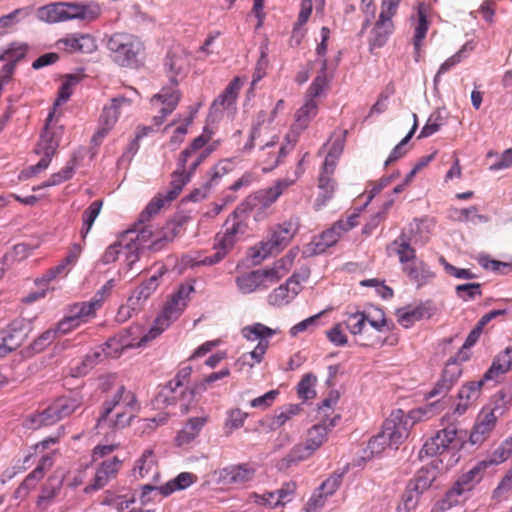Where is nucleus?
<instances>
[{
	"label": "nucleus",
	"mask_w": 512,
	"mask_h": 512,
	"mask_svg": "<svg viewBox=\"0 0 512 512\" xmlns=\"http://www.w3.org/2000/svg\"><path fill=\"white\" fill-rule=\"evenodd\" d=\"M193 290L194 288L190 285H181L167 300L161 314L155 319L149 331L144 332L139 325L131 326L110 338L106 343L107 347L112 348L115 354H121L127 349L145 346L178 319L187 306L189 295Z\"/></svg>",
	"instance_id": "nucleus-1"
},
{
	"label": "nucleus",
	"mask_w": 512,
	"mask_h": 512,
	"mask_svg": "<svg viewBox=\"0 0 512 512\" xmlns=\"http://www.w3.org/2000/svg\"><path fill=\"white\" fill-rule=\"evenodd\" d=\"M78 81V76L69 75L66 81L60 86L58 97L45 120V126L34 149V152L42 157L37 164L21 171L19 175L20 180H27L46 170L53 156L57 154L61 139L64 135V125L60 122L61 113L57 111L58 106L70 98L73 93V87Z\"/></svg>",
	"instance_id": "nucleus-2"
},
{
	"label": "nucleus",
	"mask_w": 512,
	"mask_h": 512,
	"mask_svg": "<svg viewBox=\"0 0 512 512\" xmlns=\"http://www.w3.org/2000/svg\"><path fill=\"white\" fill-rule=\"evenodd\" d=\"M165 68L169 75L171 84L163 87L159 93L155 94L151 100V106L158 111L153 117L156 127L162 125L168 115H170L179 104L181 93L177 78L185 77L189 70V57L184 51L168 53L165 61Z\"/></svg>",
	"instance_id": "nucleus-3"
},
{
	"label": "nucleus",
	"mask_w": 512,
	"mask_h": 512,
	"mask_svg": "<svg viewBox=\"0 0 512 512\" xmlns=\"http://www.w3.org/2000/svg\"><path fill=\"white\" fill-rule=\"evenodd\" d=\"M249 215L244 205H239L225 220L223 230L215 235L213 248L215 253L206 256L199 261L193 262L189 256H184L182 261L185 264L214 265L219 263L234 248L239 239L246 233L248 228Z\"/></svg>",
	"instance_id": "nucleus-4"
},
{
	"label": "nucleus",
	"mask_w": 512,
	"mask_h": 512,
	"mask_svg": "<svg viewBox=\"0 0 512 512\" xmlns=\"http://www.w3.org/2000/svg\"><path fill=\"white\" fill-rule=\"evenodd\" d=\"M139 408L135 394L120 385L111 397L103 402L97 426L107 425L114 429H123L130 425Z\"/></svg>",
	"instance_id": "nucleus-5"
},
{
	"label": "nucleus",
	"mask_w": 512,
	"mask_h": 512,
	"mask_svg": "<svg viewBox=\"0 0 512 512\" xmlns=\"http://www.w3.org/2000/svg\"><path fill=\"white\" fill-rule=\"evenodd\" d=\"M411 427V419L404 411H393L384 421L381 431L368 442L371 454H380L386 447L398 449L399 445L407 439Z\"/></svg>",
	"instance_id": "nucleus-6"
},
{
	"label": "nucleus",
	"mask_w": 512,
	"mask_h": 512,
	"mask_svg": "<svg viewBox=\"0 0 512 512\" xmlns=\"http://www.w3.org/2000/svg\"><path fill=\"white\" fill-rule=\"evenodd\" d=\"M308 157L309 153L305 152L302 158L298 161L295 171L293 172V176L287 175L284 178L277 179L273 185L257 190L241 205H244L246 211L248 209H257L261 211L270 208L304 174V163Z\"/></svg>",
	"instance_id": "nucleus-7"
},
{
	"label": "nucleus",
	"mask_w": 512,
	"mask_h": 512,
	"mask_svg": "<svg viewBox=\"0 0 512 512\" xmlns=\"http://www.w3.org/2000/svg\"><path fill=\"white\" fill-rule=\"evenodd\" d=\"M83 402L84 397L80 391H71L69 394L63 395L54 400L43 411L28 416V427L31 429H38L43 426L53 425L56 422L72 415L83 405Z\"/></svg>",
	"instance_id": "nucleus-8"
},
{
	"label": "nucleus",
	"mask_w": 512,
	"mask_h": 512,
	"mask_svg": "<svg viewBox=\"0 0 512 512\" xmlns=\"http://www.w3.org/2000/svg\"><path fill=\"white\" fill-rule=\"evenodd\" d=\"M299 227L298 217H290L282 223L272 226L267 239L252 247V257L260 261L281 252L298 233Z\"/></svg>",
	"instance_id": "nucleus-9"
},
{
	"label": "nucleus",
	"mask_w": 512,
	"mask_h": 512,
	"mask_svg": "<svg viewBox=\"0 0 512 512\" xmlns=\"http://www.w3.org/2000/svg\"><path fill=\"white\" fill-rule=\"evenodd\" d=\"M279 137L272 135L264 137V142H256V163L264 172H269L283 163L284 159L290 154L297 144V134L287 133L284 143H278Z\"/></svg>",
	"instance_id": "nucleus-10"
},
{
	"label": "nucleus",
	"mask_w": 512,
	"mask_h": 512,
	"mask_svg": "<svg viewBox=\"0 0 512 512\" xmlns=\"http://www.w3.org/2000/svg\"><path fill=\"white\" fill-rule=\"evenodd\" d=\"M107 46L113 60L122 67H137L144 50L142 42L137 37L124 33L113 34Z\"/></svg>",
	"instance_id": "nucleus-11"
},
{
	"label": "nucleus",
	"mask_w": 512,
	"mask_h": 512,
	"mask_svg": "<svg viewBox=\"0 0 512 512\" xmlns=\"http://www.w3.org/2000/svg\"><path fill=\"white\" fill-rule=\"evenodd\" d=\"M133 100L125 96L115 97L109 105H105L98 121V129L93 135L91 142L98 146L113 129L123 109L130 108Z\"/></svg>",
	"instance_id": "nucleus-12"
},
{
	"label": "nucleus",
	"mask_w": 512,
	"mask_h": 512,
	"mask_svg": "<svg viewBox=\"0 0 512 512\" xmlns=\"http://www.w3.org/2000/svg\"><path fill=\"white\" fill-rule=\"evenodd\" d=\"M210 135L202 133L184 149L179 156L178 166L184 171L194 173L197 167L214 151L213 145H208Z\"/></svg>",
	"instance_id": "nucleus-13"
},
{
	"label": "nucleus",
	"mask_w": 512,
	"mask_h": 512,
	"mask_svg": "<svg viewBox=\"0 0 512 512\" xmlns=\"http://www.w3.org/2000/svg\"><path fill=\"white\" fill-rule=\"evenodd\" d=\"M241 333L243 337L249 341L258 340L257 346L249 353V356L254 361L253 363H249L252 367L254 363H260L262 361L263 356L269 347V338L274 336L277 331L262 323H254L252 325L245 326Z\"/></svg>",
	"instance_id": "nucleus-14"
},
{
	"label": "nucleus",
	"mask_w": 512,
	"mask_h": 512,
	"mask_svg": "<svg viewBox=\"0 0 512 512\" xmlns=\"http://www.w3.org/2000/svg\"><path fill=\"white\" fill-rule=\"evenodd\" d=\"M456 437L457 429L454 426L441 429L425 441L420 454L436 456L446 453L457 446Z\"/></svg>",
	"instance_id": "nucleus-15"
},
{
	"label": "nucleus",
	"mask_w": 512,
	"mask_h": 512,
	"mask_svg": "<svg viewBox=\"0 0 512 512\" xmlns=\"http://www.w3.org/2000/svg\"><path fill=\"white\" fill-rule=\"evenodd\" d=\"M198 477L191 472H182L172 480L168 481L164 485L156 486L151 484H145L142 487L141 499L144 502L148 499V495L151 492H158L163 497H167L176 491L185 490L192 484L197 482Z\"/></svg>",
	"instance_id": "nucleus-16"
},
{
	"label": "nucleus",
	"mask_w": 512,
	"mask_h": 512,
	"mask_svg": "<svg viewBox=\"0 0 512 512\" xmlns=\"http://www.w3.org/2000/svg\"><path fill=\"white\" fill-rule=\"evenodd\" d=\"M256 466L253 463L229 465L219 471V481L225 485L244 486L254 480Z\"/></svg>",
	"instance_id": "nucleus-17"
},
{
	"label": "nucleus",
	"mask_w": 512,
	"mask_h": 512,
	"mask_svg": "<svg viewBox=\"0 0 512 512\" xmlns=\"http://www.w3.org/2000/svg\"><path fill=\"white\" fill-rule=\"evenodd\" d=\"M180 226L174 222L167 223L162 232L154 234L151 226H144L137 234V240L141 242H147L151 240L149 249L151 251H160L167 243L173 241V239L179 234Z\"/></svg>",
	"instance_id": "nucleus-18"
},
{
	"label": "nucleus",
	"mask_w": 512,
	"mask_h": 512,
	"mask_svg": "<svg viewBox=\"0 0 512 512\" xmlns=\"http://www.w3.org/2000/svg\"><path fill=\"white\" fill-rule=\"evenodd\" d=\"M133 476L136 479L147 480V484L151 485L160 481L158 460L152 449H145L136 460L133 467Z\"/></svg>",
	"instance_id": "nucleus-19"
},
{
	"label": "nucleus",
	"mask_w": 512,
	"mask_h": 512,
	"mask_svg": "<svg viewBox=\"0 0 512 512\" xmlns=\"http://www.w3.org/2000/svg\"><path fill=\"white\" fill-rule=\"evenodd\" d=\"M25 320L15 319L1 331L0 356L16 350L26 338Z\"/></svg>",
	"instance_id": "nucleus-20"
},
{
	"label": "nucleus",
	"mask_w": 512,
	"mask_h": 512,
	"mask_svg": "<svg viewBox=\"0 0 512 512\" xmlns=\"http://www.w3.org/2000/svg\"><path fill=\"white\" fill-rule=\"evenodd\" d=\"M308 275L300 277L294 273L285 284H281L268 295V303L272 306L281 307L290 303L301 290V281L305 280Z\"/></svg>",
	"instance_id": "nucleus-21"
},
{
	"label": "nucleus",
	"mask_w": 512,
	"mask_h": 512,
	"mask_svg": "<svg viewBox=\"0 0 512 512\" xmlns=\"http://www.w3.org/2000/svg\"><path fill=\"white\" fill-rule=\"evenodd\" d=\"M53 466V459L49 455L43 456L36 468L31 471L21 482L14 492L16 499H25L33 491L38 483L43 479L45 473Z\"/></svg>",
	"instance_id": "nucleus-22"
},
{
	"label": "nucleus",
	"mask_w": 512,
	"mask_h": 512,
	"mask_svg": "<svg viewBox=\"0 0 512 512\" xmlns=\"http://www.w3.org/2000/svg\"><path fill=\"white\" fill-rule=\"evenodd\" d=\"M121 467L122 460L116 456L103 460L97 467L90 484L86 487V491L99 490L106 486L109 481L116 478Z\"/></svg>",
	"instance_id": "nucleus-23"
},
{
	"label": "nucleus",
	"mask_w": 512,
	"mask_h": 512,
	"mask_svg": "<svg viewBox=\"0 0 512 512\" xmlns=\"http://www.w3.org/2000/svg\"><path fill=\"white\" fill-rule=\"evenodd\" d=\"M275 117L276 109H272L271 111H259L256 122L251 128L249 138L242 148L244 153L252 152L256 142H264V137L267 136L268 126L274 121Z\"/></svg>",
	"instance_id": "nucleus-24"
},
{
	"label": "nucleus",
	"mask_w": 512,
	"mask_h": 512,
	"mask_svg": "<svg viewBox=\"0 0 512 512\" xmlns=\"http://www.w3.org/2000/svg\"><path fill=\"white\" fill-rule=\"evenodd\" d=\"M498 419L499 418L496 417L493 412L483 407L477 416L470 434V441L473 444H481L484 442L495 428Z\"/></svg>",
	"instance_id": "nucleus-25"
},
{
	"label": "nucleus",
	"mask_w": 512,
	"mask_h": 512,
	"mask_svg": "<svg viewBox=\"0 0 512 512\" xmlns=\"http://www.w3.org/2000/svg\"><path fill=\"white\" fill-rule=\"evenodd\" d=\"M336 167L322 165L319 177H318V189L319 193L316 198V206L320 208L325 206L326 203L333 197L336 189V181L333 177Z\"/></svg>",
	"instance_id": "nucleus-26"
},
{
	"label": "nucleus",
	"mask_w": 512,
	"mask_h": 512,
	"mask_svg": "<svg viewBox=\"0 0 512 512\" xmlns=\"http://www.w3.org/2000/svg\"><path fill=\"white\" fill-rule=\"evenodd\" d=\"M236 284L238 289L244 294L267 289L272 286L265 269L254 270L237 277Z\"/></svg>",
	"instance_id": "nucleus-27"
},
{
	"label": "nucleus",
	"mask_w": 512,
	"mask_h": 512,
	"mask_svg": "<svg viewBox=\"0 0 512 512\" xmlns=\"http://www.w3.org/2000/svg\"><path fill=\"white\" fill-rule=\"evenodd\" d=\"M427 12V6L424 3H420L417 7V19L414 23L413 36V45L415 50L414 59L416 62L420 60L422 41L426 37L429 27Z\"/></svg>",
	"instance_id": "nucleus-28"
},
{
	"label": "nucleus",
	"mask_w": 512,
	"mask_h": 512,
	"mask_svg": "<svg viewBox=\"0 0 512 512\" xmlns=\"http://www.w3.org/2000/svg\"><path fill=\"white\" fill-rule=\"evenodd\" d=\"M434 309L429 303H421L416 307H406L397 310L398 322L408 328L414 322L424 318H430L433 315Z\"/></svg>",
	"instance_id": "nucleus-29"
},
{
	"label": "nucleus",
	"mask_w": 512,
	"mask_h": 512,
	"mask_svg": "<svg viewBox=\"0 0 512 512\" xmlns=\"http://www.w3.org/2000/svg\"><path fill=\"white\" fill-rule=\"evenodd\" d=\"M403 272L411 282L417 284L418 287L428 284L435 274L429 266L421 260H414L402 267Z\"/></svg>",
	"instance_id": "nucleus-30"
},
{
	"label": "nucleus",
	"mask_w": 512,
	"mask_h": 512,
	"mask_svg": "<svg viewBox=\"0 0 512 512\" xmlns=\"http://www.w3.org/2000/svg\"><path fill=\"white\" fill-rule=\"evenodd\" d=\"M167 272L164 266H161L156 274L152 275L148 280L142 282L128 299L131 305H140L141 301L147 300L159 286V278Z\"/></svg>",
	"instance_id": "nucleus-31"
},
{
	"label": "nucleus",
	"mask_w": 512,
	"mask_h": 512,
	"mask_svg": "<svg viewBox=\"0 0 512 512\" xmlns=\"http://www.w3.org/2000/svg\"><path fill=\"white\" fill-rule=\"evenodd\" d=\"M299 254V248L294 247L290 249L282 258L277 260L273 267L265 269L269 276L270 283L273 285L277 283L281 278L288 274L294 265V261Z\"/></svg>",
	"instance_id": "nucleus-32"
},
{
	"label": "nucleus",
	"mask_w": 512,
	"mask_h": 512,
	"mask_svg": "<svg viewBox=\"0 0 512 512\" xmlns=\"http://www.w3.org/2000/svg\"><path fill=\"white\" fill-rule=\"evenodd\" d=\"M318 112V102L314 99H306L303 106L296 112L295 123L292 125L288 133H296L297 140L300 133L305 130L310 121L316 116Z\"/></svg>",
	"instance_id": "nucleus-33"
},
{
	"label": "nucleus",
	"mask_w": 512,
	"mask_h": 512,
	"mask_svg": "<svg viewBox=\"0 0 512 512\" xmlns=\"http://www.w3.org/2000/svg\"><path fill=\"white\" fill-rule=\"evenodd\" d=\"M242 86L243 81L240 77L233 78L224 91L213 101L212 108L215 111L231 108L235 104Z\"/></svg>",
	"instance_id": "nucleus-34"
},
{
	"label": "nucleus",
	"mask_w": 512,
	"mask_h": 512,
	"mask_svg": "<svg viewBox=\"0 0 512 512\" xmlns=\"http://www.w3.org/2000/svg\"><path fill=\"white\" fill-rule=\"evenodd\" d=\"M460 375L461 369L457 363H447L443 370L441 379L437 382L434 389L429 393L430 396L446 394L459 379Z\"/></svg>",
	"instance_id": "nucleus-35"
},
{
	"label": "nucleus",
	"mask_w": 512,
	"mask_h": 512,
	"mask_svg": "<svg viewBox=\"0 0 512 512\" xmlns=\"http://www.w3.org/2000/svg\"><path fill=\"white\" fill-rule=\"evenodd\" d=\"M512 369V347H507L494 358L491 367L485 372L484 379L493 380Z\"/></svg>",
	"instance_id": "nucleus-36"
},
{
	"label": "nucleus",
	"mask_w": 512,
	"mask_h": 512,
	"mask_svg": "<svg viewBox=\"0 0 512 512\" xmlns=\"http://www.w3.org/2000/svg\"><path fill=\"white\" fill-rule=\"evenodd\" d=\"M65 21L72 19L95 20L99 14L98 6H86L78 3L62 2Z\"/></svg>",
	"instance_id": "nucleus-37"
},
{
	"label": "nucleus",
	"mask_w": 512,
	"mask_h": 512,
	"mask_svg": "<svg viewBox=\"0 0 512 512\" xmlns=\"http://www.w3.org/2000/svg\"><path fill=\"white\" fill-rule=\"evenodd\" d=\"M390 254H396L400 263L404 266L416 259V251L411 246L409 239L405 234L397 237L388 247Z\"/></svg>",
	"instance_id": "nucleus-38"
},
{
	"label": "nucleus",
	"mask_w": 512,
	"mask_h": 512,
	"mask_svg": "<svg viewBox=\"0 0 512 512\" xmlns=\"http://www.w3.org/2000/svg\"><path fill=\"white\" fill-rule=\"evenodd\" d=\"M99 309L98 301L77 302L69 306L68 314L79 324L88 322L95 317L96 311Z\"/></svg>",
	"instance_id": "nucleus-39"
},
{
	"label": "nucleus",
	"mask_w": 512,
	"mask_h": 512,
	"mask_svg": "<svg viewBox=\"0 0 512 512\" xmlns=\"http://www.w3.org/2000/svg\"><path fill=\"white\" fill-rule=\"evenodd\" d=\"M486 469V463L480 461L468 472L460 476L454 484L464 493L469 492L480 482Z\"/></svg>",
	"instance_id": "nucleus-40"
},
{
	"label": "nucleus",
	"mask_w": 512,
	"mask_h": 512,
	"mask_svg": "<svg viewBox=\"0 0 512 512\" xmlns=\"http://www.w3.org/2000/svg\"><path fill=\"white\" fill-rule=\"evenodd\" d=\"M28 49L26 43L13 42L8 48L0 51V60L9 62L5 67L9 73L13 71L14 65L26 56Z\"/></svg>",
	"instance_id": "nucleus-41"
},
{
	"label": "nucleus",
	"mask_w": 512,
	"mask_h": 512,
	"mask_svg": "<svg viewBox=\"0 0 512 512\" xmlns=\"http://www.w3.org/2000/svg\"><path fill=\"white\" fill-rule=\"evenodd\" d=\"M62 487V481L57 477H49L42 486L41 492L37 498V506L46 509L56 498Z\"/></svg>",
	"instance_id": "nucleus-42"
},
{
	"label": "nucleus",
	"mask_w": 512,
	"mask_h": 512,
	"mask_svg": "<svg viewBox=\"0 0 512 512\" xmlns=\"http://www.w3.org/2000/svg\"><path fill=\"white\" fill-rule=\"evenodd\" d=\"M341 225V222H336L329 229L320 234V236L314 241L316 253H323L327 248L338 242L344 233L341 229Z\"/></svg>",
	"instance_id": "nucleus-43"
},
{
	"label": "nucleus",
	"mask_w": 512,
	"mask_h": 512,
	"mask_svg": "<svg viewBox=\"0 0 512 512\" xmlns=\"http://www.w3.org/2000/svg\"><path fill=\"white\" fill-rule=\"evenodd\" d=\"M511 405L512 393L507 390H500L491 397L489 403L484 407L500 418L510 409Z\"/></svg>",
	"instance_id": "nucleus-44"
},
{
	"label": "nucleus",
	"mask_w": 512,
	"mask_h": 512,
	"mask_svg": "<svg viewBox=\"0 0 512 512\" xmlns=\"http://www.w3.org/2000/svg\"><path fill=\"white\" fill-rule=\"evenodd\" d=\"M207 421V416L190 418L184 428L177 435L178 444L183 445L194 440Z\"/></svg>",
	"instance_id": "nucleus-45"
},
{
	"label": "nucleus",
	"mask_w": 512,
	"mask_h": 512,
	"mask_svg": "<svg viewBox=\"0 0 512 512\" xmlns=\"http://www.w3.org/2000/svg\"><path fill=\"white\" fill-rule=\"evenodd\" d=\"M464 492L455 484L439 499L430 512H446L464 501Z\"/></svg>",
	"instance_id": "nucleus-46"
},
{
	"label": "nucleus",
	"mask_w": 512,
	"mask_h": 512,
	"mask_svg": "<svg viewBox=\"0 0 512 512\" xmlns=\"http://www.w3.org/2000/svg\"><path fill=\"white\" fill-rule=\"evenodd\" d=\"M335 426V418L332 419L329 425L315 424L312 426L307 433L306 443L314 450H318L326 441L329 433V428Z\"/></svg>",
	"instance_id": "nucleus-47"
},
{
	"label": "nucleus",
	"mask_w": 512,
	"mask_h": 512,
	"mask_svg": "<svg viewBox=\"0 0 512 512\" xmlns=\"http://www.w3.org/2000/svg\"><path fill=\"white\" fill-rule=\"evenodd\" d=\"M36 15L40 21L47 23L65 22L62 2L51 3L39 7Z\"/></svg>",
	"instance_id": "nucleus-48"
},
{
	"label": "nucleus",
	"mask_w": 512,
	"mask_h": 512,
	"mask_svg": "<svg viewBox=\"0 0 512 512\" xmlns=\"http://www.w3.org/2000/svg\"><path fill=\"white\" fill-rule=\"evenodd\" d=\"M191 175L192 173L178 166V169L172 173L169 188L166 191L168 200H175L179 196L183 187L190 181Z\"/></svg>",
	"instance_id": "nucleus-49"
},
{
	"label": "nucleus",
	"mask_w": 512,
	"mask_h": 512,
	"mask_svg": "<svg viewBox=\"0 0 512 512\" xmlns=\"http://www.w3.org/2000/svg\"><path fill=\"white\" fill-rule=\"evenodd\" d=\"M394 30L393 21L379 17L372 30L371 42L374 46L381 47Z\"/></svg>",
	"instance_id": "nucleus-50"
},
{
	"label": "nucleus",
	"mask_w": 512,
	"mask_h": 512,
	"mask_svg": "<svg viewBox=\"0 0 512 512\" xmlns=\"http://www.w3.org/2000/svg\"><path fill=\"white\" fill-rule=\"evenodd\" d=\"M345 144V136L342 134L333 135L328 141V153L323 164L328 166H337L339 157L341 156Z\"/></svg>",
	"instance_id": "nucleus-51"
},
{
	"label": "nucleus",
	"mask_w": 512,
	"mask_h": 512,
	"mask_svg": "<svg viewBox=\"0 0 512 512\" xmlns=\"http://www.w3.org/2000/svg\"><path fill=\"white\" fill-rule=\"evenodd\" d=\"M103 206L102 200H95L93 201L83 212L82 214V228L80 230V234L82 239H85L88 235L89 231L91 230L94 221L100 214V211Z\"/></svg>",
	"instance_id": "nucleus-52"
},
{
	"label": "nucleus",
	"mask_w": 512,
	"mask_h": 512,
	"mask_svg": "<svg viewBox=\"0 0 512 512\" xmlns=\"http://www.w3.org/2000/svg\"><path fill=\"white\" fill-rule=\"evenodd\" d=\"M173 200H168L165 193H158L155 195L150 202L147 204L145 209L141 212L139 221L140 223H144L150 220L151 217L156 215L166 203H170Z\"/></svg>",
	"instance_id": "nucleus-53"
},
{
	"label": "nucleus",
	"mask_w": 512,
	"mask_h": 512,
	"mask_svg": "<svg viewBox=\"0 0 512 512\" xmlns=\"http://www.w3.org/2000/svg\"><path fill=\"white\" fill-rule=\"evenodd\" d=\"M173 200H168L165 193H158L155 195L150 202L147 204L145 209L141 212L139 221L140 223H144L150 220L151 217L156 215L166 203H170Z\"/></svg>",
	"instance_id": "nucleus-54"
},
{
	"label": "nucleus",
	"mask_w": 512,
	"mask_h": 512,
	"mask_svg": "<svg viewBox=\"0 0 512 512\" xmlns=\"http://www.w3.org/2000/svg\"><path fill=\"white\" fill-rule=\"evenodd\" d=\"M414 123L409 131V133L398 143L391 151L390 155L388 156L385 165L388 166L389 164L397 161L398 159L402 158L406 153L408 152V149L406 148L407 143L410 141L412 136L414 135L418 123H417V115L413 114Z\"/></svg>",
	"instance_id": "nucleus-55"
},
{
	"label": "nucleus",
	"mask_w": 512,
	"mask_h": 512,
	"mask_svg": "<svg viewBox=\"0 0 512 512\" xmlns=\"http://www.w3.org/2000/svg\"><path fill=\"white\" fill-rule=\"evenodd\" d=\"M229 375L230 370L228 368L222 369L217 372H213L205 376L203 379L195 382L191 392L192 394H202L203 392L207 391V389L210 388L213 383L225 377H228Z\"/></svg>",
	"instance_id": "nucleus-56"
},
{
	"label": "nucleus",
	"mask_w": 512,
	"mask_h": 512,
	"mask_svg": "<svg viewBox=\"0 0 512 512\" xmlns=\"http://www.w3.org/2000/svg\"><path fill=\"white\" fill-rule=\"evenodd\" d=\"M326 69L327 61L324 59L322 61V68L320 73L316 76L307 90L306 99L316 100V98L322 94L328 82L326 77Z\"/></svg>",
	"instance_id": "nucleus-57"
},
{
	"label": "nucleus",
	"mask_w": 512,
	"mask_h": 512,
	"mask_svg": "<svg viewBox=\"0 0 512 512\" xmlns=\"http://www.w3.org/2000/svg\"><path fill=\"white\" fill-rule=\"evenodd\" d=\"M487 381L484 377L477 382H470L463 385L460 389L458 396L461 401L473 404L480 396L481 388L483 383Z\"/></svg>",
	"instance_id": "nucleus-58"
},
{
	"label": "nucleus",
	"mask_w": 512,
	"mask_h": 512,
	"mask_svg": "<svg viewBox=\"0 0 512 512\" xmlns=\"http://www.w3.org/2000/svg\"><path fill=\"white\" fill-rule=\"evenodd\" d=\"M368 316L364 312L357 311L355 313L348 314L345 324L346 328L353 335H362Z\"/></svg>",
	"instance_id": "nucleus-59"
},
{
	"label": "nucleus",
	"mask_w": 512,
	"mask_h": 512,
	"mask_svg": "<svg viewBox=\"0 0 512 512\" xmlns=\"http://www.w3.org/2000/svg\"><path fill=\"white\" fill-rule=\"evenodd\" d=\"M466 46H463L459 51H457L455 54H453L451 57L446 59L439 67L435 77H434V83L438 84L440 82V78L443 74L450 71L452 68H454L456 65L461 63L466 58Z\"/></svg>",
	"instance_id": "nucleus-60"
},
{
	"label": "nucleus",
	"mask_w": 512,
	"mask_h": 512,
	"mask_svg": "<svg viewBox=\"0 0 512 512\" xmlns=\"http://www.w3.org/2000/svg\"><path fill=\"white\" fill-rule=\"evenodd\" d=\"M137 239H131L129 242L123 244L122 246V255L124 257V262L127 265L128 269H132L133 265L140 258V246Z\"/></svg>",
	"instance_id": "nucleus-61"
},
{
	"label": "nucleus",
	"mask_w": 512,
	"mask_h": 512,
	"mask_svg": "<svg viewBox=\"0 0 512 512\" xmlns=\"http://www.w3.org/2000/svg\"><path fill=\"white\" fill-rule=\"evenodd\" d=\"M69 273V269H64V265L60 263L48 269L43 275L35 279V285L48 289V284L58 277H65Z\"/></svg>",
	"instance_id": "nucleus-62"
},
{
	"label": "nucleus",
	"mask_w": 512,
	"mask_h": 512,
	"mask_svg": "<svg viewBox=\"0 0 512 512\" xmlns=\"http://www.w3.org/2000/svg\"><path fill=\"white\" fill-rule=\"evenodd\" d=\"M420 495L419 492L408 485L402 496L401 503L397 507V512H411L414 510L418 505Z\"/></svg>",
	"instance_id": "nucleus-63"
},
{
	"label": "nucleus",
	"mask_w": 512,
	"mask_h": 512,
	"mask_svg": "<svg viewBox=\"0 0 512 512\" xmlns=\"http://www.w3.org/2000/svg\"><path fill=\"white\" fill-rule=\"evenodd\" d=\"M479 264L486 270L493 271L497 274H509L512 272V262H501L483 256L479 258Z\"/></svg>",
	"instance_id": "nucleus-64"
}]
</instances>
